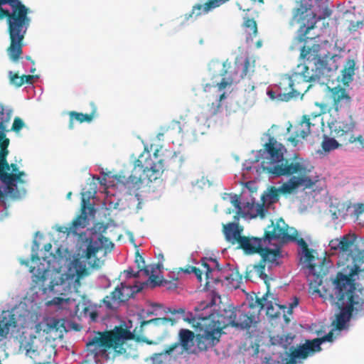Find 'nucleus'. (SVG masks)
Segmentation results:
<instances>
[{"instance_id": "f257e3e1", "label": "nucleus", "mask_w": 364, "mask_h": 364, "mask_svg": "<svg viewBox=\"0 0 364 364\" xmlns=\"http://www.w3.org/2000/svg\"><path fill=\"white\" fill-rule=\"evenodd\" d=\"M322 290L321 296L328 299L340 309L333 321L336 329H343L353 316H364V296L362 289L350 285L347 281L341 283L338 279L333 280L330 287H323Z\"/></svg>"}, {"instance_id": "f03ea898", "label": "nucleus", "mask_w": 364, "mask_h": 364, "mask_svg": "<svg viewBox=\"0 0 364 364\" xmlns=\"http://www.w3.org/2000/svg\"><path fill=\"white\" fill-rule=\"evenodd\" d=\"M220 65L222 69L218 75H213L212 83H206L203 87L206 92H211L212 89H217L219 92L215 97V102L208 104V110L210 116H214L218 112L221 101L226 97L224 90L254 72V65L250 64L249 58H246L244 61L237 60L232 65L228 60L223 63L215 62L212 64L214 68Z\"/></svg>"}, {"instance_id": "7ed1b4c3", "label": "nucleus", "mask_w": 364, "mask_h": 364, "mask_svg": "<svg viewBox=\"0 0 364 364\" xmlns=\"http://www.w3.org/2000/svg\"><path fill=\"white\" fill-rule=\"evenodd\" d=\"M163 172V166L153 161L149 152H145L134 161L130 176L127 178L119 175L117 180L129 190H138L142 183L159 179Z\"/></svg>"}, {"instance_id": "20e7f679", "label": "nucleus", "mask_w": 364, "mask_h": 364, "mask_svg": "<svg viewBox=\"0 0 364 364\" xmlns=\"http://www.w3.org/2000/svg\"><path fill=\"white\" fill-rule=\"evenodd\" d=\"M311 169L308 168L301 159L295 156L293 159H284L275 170L274 176H291L282 183V190L286 193H294L299 187L311 188L314 181L309 176Z\"/></svg>"}, {"instance_id": "39448f33", "label": "nucleus", "mask_w": 364, "mask_h": 364, "mask_svg": "<svg viewBox=\"0 0 364 364\" xmlns=\"http://www.w3.org/2000/svg\"><path fill=\"white\" fill-rule=\"evenodd\" d=\"M132 338L130 331L118 326L112 331L97 332V335L87 343V348L94 357L105 354L109 348H112L117 354L122 355L126 353L123 346L125 341Z\"/></svg>"}, {"instance_id": "423d86ee", "label": "nucleus", "mask_w": 364, "mask_h": 364, "mask_svg": "<svg viewBox=\"0 0 364 364\" xmlns=\"http://www.w3.org/2000/svg\"><path fill=\"white\" fill-rule=\"evenodd\" d=\"M312 9L313 4L310 0H299L292 9L291 21L300 24L297 36L299 42L314 39L315 37L309 36L310 31L316 27L318 21L329 17L332 14V11L327 6L323 9L321 15H317Z\"/></svg>"}, {"instance_id": "0eeeda50", "label": "nucleus", "mask_w": 364, "mask_h": 364, "mask_svg": "<svg viewBox=\"0 0 364 364\" xmlns=\"http://www.w3.org/2000/svg\"><path fill=\"white\" fill-rule=\"evenodd\" d=\"M314 77L312 75L304 76L299 73L283 75L279 82L277 93L270 90L267 94L272 100L288 102L306 92L311 87V85H307V81L312 80Z\"/></svg>"}, {"instance_id": "6e6552de", "label": "nucleus", "mask_w": 364, "mask_h": 364, "mask_svg": "<svg viewBox=\"0 0 364 364\" xmlns=\"http://www.w3.org/2000/svg\"><path fill=\"white\" fill-rule=\"evenodd\" d=\"M308 40L304 42V45L301 47L300 50V59L304 63H312L314 66L310 69L309 65L306 64H300L297 65L296 70L294 73H299L304 76H313L315 77L314 80L307 81L309 82H315L319 81L324 75L326 70L325 63L321 59L320 54L321 46L318 43L308 44Z\"/></svg>"}, {"instance_id": "1a4fd4ad", "label": "nucleus", "mask_w": 364, "mask_h": 364, "mask_svg": "<svg viewBox=\"0 0 364 364\" xmlns=\"http://www.w3.org/2000/svg\"><path fill=\"white\" fill-rule=\"evenodd\" d=\"M28 9L19 0H0V19L8 18L9 31L13 27L22 28L29 26Z\"/></svg>"}, {"instance_id": "9d476101", "label": "nucleus", "mask_w": 364, "mask_h": 364, "mask_svg": "<svg viewBox=\"0 0 364 364\" xmlns=\"http://www.w3.org/2000/svg\"><path fill=\"white\" fill-rule=\"evenodd\" d=\"M201 265L205 271L206 284L226 282V285L229 287L237 288L239 286L240 280L242 279L239 273L230 269L221 272L216 259L203 258Z\"/></svg>"}, {"instance_id": "9b49d317", "label": "nucleus", "mask_w": 364, "mask_h": 364, "mask_svg": "<svg viewBox=\"0 0 364 364\" xmlns=\"http://www.w3.org/2000/svg\"><path fill=\"white\" fill-rule=\"evenodd\" d=\"M355 127V122L350 114L343 119H336L329 124L331 134L336 138L342 144L359 143V148H364V139L359 134L355 136L353 132Z\"/></svg>"}, {"instance_id": "f8f14e48", "label": "nucleus", "mask_w": 364, "mask_h": 364, "mask_svg": "<svg viewBox=\"0 0 364 364\" xmlns=\"http://www.w3.org/2000/svg\"><path fill=\"white\" fill-rule=\"evenodd\" d=\"M284 146L272 137L259 151L262 162L261 165L264 171L274 175L275 170L278 168L284 160L283 153Z\"/></svg>"}, {"instance_id": "ddd939ff", "label": "nucleus", "mask_w": 364, "mask_h": 364, "mask_svg": "<svg viewBox=\"0 0 364 364\" xmlns=\"http://www.w3.org/2000/svg\"><path fill=\"white\" fill-rule=\"evenodd\" d=\"M341 271L337 273L333 280H338L341 283L347 281L348 284L356 287L355 279L353 277L359 272H364V250L358 251L347 262L338 263Z\"/></svg>"}, {"instance_id": "4468645a", "label": "nucleus", "mask_w": 364, "mask_h": 364, "mask_svg": "<svg viewBox=\"0 0 364 364\" xmlns=\"http://www.w3.org/2000/svg\"><path fill=\"white\" fill-rule=\"evenodd\" d=\"M267 296V294H264L261 298L257 297L255 302H251L249 304V311H247L237 309L233 327L249 329L254 323H256V319L258 318L261 311L264 309L263 300L266 299Z\"/></svg>"}, {"instance_id": "2eb2a0df", "label": "nucleus", "mask_w": 364, "mask_h": 364, "mask_svg": "<svg viewBox=\"0 0 364 364\" xmlns=\"http://www.w3.org/2000/svg\"><path fill=\"white\" fill-rule=\"evenodd\" d=\"M200 331L196 335V345L200 350H206L219 342L221 336L220 327L215 326L210 318H203L200 324Z\"/></svg>"}, {"instance_id": "dca6fc26", "label": "nucleus", "mask_w": 364, "mask_h": 364, "mask_svg": "<svg viewBox=\"0 0 364 364\" xmlns=\"http://www.w3.org/2000/svg\"><path fill=\"white\" fill-rule=\"evenodd\" d=\"M223 233L228 242L232 245L238 244V247L242 249L245 254L251 252L250 250L252 251L250 246L254 242V239L257 237L242 236L241 233L243 229L235 223H229L223 225Z\"/></svg>"}, {"instance_id": "f3484780", "label": "nucleus", "mask_w": 364, "mask_h": 364, "mask_svg": "<svg viewBox=\"0 0 364 364\" xmlns=\"http://www.w3.org/2000/svg\"><path fill=\"white\" fill-rule=\"evenodd\" d=\"M357 236L355 233H348L344 235L340 238L333 239L329 242V247L331 250L338 251L343 259H339L338 264L341 262L348 261L356 250L355 240Z\"/></svg>"}, {"instance_id": "a211bd4d", "label": "nucleus", "mask_w": 364, "mask_h": 364, "mask_svg": "<svg viewBox=\"0 0 364 364\" xmlns=\"http://www.w3.org/2000/svg\"><path fill=\"white\" fill-rule=\"evenodd\" d=\"M179 341L175 342L171 345L167 346L163 352L156 353L153 355L151 364H166L161 360V357L165 355H170L174 350L179 346H182L183 350H188L193 346V341L195 338V334L193 331L188 329H181L178 333Z\"/></svg>"}, {"instance_id": "6ab92c4d", "label": "nucleus", "mask_w": 364, "mask_h": 364, "mask_svg": "<svg viewBox=\"0 0 364 364\" xmlns=\"http://www.w3.org/2000/svg\"><path fill=\"white\" fill-rule=\"evenodd\" d=\"M9 145V139H5L0 143V179L10 188V186H15L14 182L19 181L24 173L23 171L18 173H8L11 168V165L6 160Z\"/></svg>"}, {"instance_id": "aec40b11", "label": "nucleus", "mask_w": 364, "mask_h": 364, "mask_svg": "<svg viewBox=\"0 0 364 364\" xmlns=\"http://www.w3.org/2000/svg\"><path fill=\"white\" fill-rule=\"evenodd\" d=\"M270 244L268 241L264 240L260 237H256L254 239V242L250 246L252 249L251 252H247V255H253L257 253L260 255L262 261L263 263L266 262L273 264L280 256V252L279 250H271L267 246Z\"/></svg>"}, {"instance_id": "412c9836", "label": "nucleus", "mask_w": 364, "mask_h": 364, "mask_svg": "<svg viewBox=\"0 0 364 364\" xmlns=\"http://www.w3.org/2000/svg\"><path fill=\"white\" fill-rule=\"evenodd\" d=\"M133 292L131 287L122 284L121 287H117L109 295L106 296L102 302L108 309L113 310L117 309L122 302L127 301L132 296Z\"/></svg>"}, {"instance_id": "4be33fe9", "label": "nucleus", "mask_w": 364, "mask_h": 364, "mask_svg": "<svg viewBox=\"0 0 364 364\" xmlns=\"http://www.w3.org/2000/svg\"><path fill=\"white\" fill-rule=\"evenodd\" d=\"M13 27L9 32L11 43L8 48V54L13 61H16L22 54L23 40L28 27L18 28Z\"/></svg>"}, {"instance_id": "5701e85b", "label": "nucleus", "mask_w": 364, "mask_h": 364, "mask_svg": "<svg viewBox=\"0 0 364 364\" xmlns=\"http://www.w3.org/2000/svg\"><path fill=\"white\" fill-rule=\"evenodd\" d=\"M235 314H237V308L228 305L226 308L219 311L217 319L213 314L207 318H210V321L215 326L220 327V331H222L227 326L233 327L234 322H235Z\"/></svg>"}, {"instance_id": "b1692460", "label": "nucleus", "mask_w": 364, "mask_h": 364, "mask_svg": "<svg viewBox=\"0 0 364 364\" xmlns=\"http://www.w3.org/2000/svg\"><path fill=\"white\" fill-rule=\"evenodd\" d=\"M312 343L311 340H306L305 343L299 346L297 348L291 347L289 359L287 360L286 364H297L307 358L309 355L316 353L317 350H316Z\"/></svg>"}, {"instance_id": "393cba45", "label": "nucleus", "mask_w": 364, "mask_h": 364, "mask_svg": "<svg viewBox=\"0 0 364 364\" xmlns=\"http://www.w3.org/2000/svg\"><path fill=\"white\" fill-rule=\"evenodd\" d=\"M82 206L81 213L78 215L70 223L71 232L74 235H78L77 230L85 228L88 222V218L86 213V205L89 203L90 199L92 196L91 193L83 192L82 193Z\"/></svg>"}, {"instance_id": "a878e982", "label": "nucleus", "mask_w": 364, "mask_h": 364, "mask_svg": "<svg viewBox=\"0 0 364 364\" xmlns=\"http://www.w3.org/2000/svg\"><path fill=\"white\" fill-rule=\"evenodd\" d=\"M307 276L309 286L314 289V292L320 293L319 287L323 283V277L327 274V268L324 265V260L318 266H310Z\"/></svg>"}, {"instance_id": "bb28decb", "label": "nucleus", "mask_w": 364, "mask_h": 364, "mask_svg": "<svg viewBox=\"0 0 364 364\" xmlns=\"http://www.w3.org/2000/svg\"><path fill=\"white\" fill-rule=\"evenodd\" d=\"M333 99V106L336 112L344 109L348 110L351 105V97L347 93L345 88L340 86L331 90Z\"/></svg>"}, {"instance_id": "cd10ccee", "label": "nucleus", "mask_w": 364, "mask_h": 364, "mask_svg": "<svg viewBox=\"0 0 364 364\" xmlns=\"http://www.w3.org/2000/svg\"><path fill=\"white\" fill-rule=\"evenodd\" d=\"M269 228H272L271 230H265L264 235L261 239L271 242L273 240H283L287 239L296 240L295 237L289 236L288 235V229L285 226H280L279 223H277L276 225L272 222V225L269 226Z\"/></svg>"}, {"instance_id": "c85d7f7f", "label": "nucleus", "mask_w": 364, "mask_h": 364, "mask_svg": "<svg viewBox=\"0 0 364 364\" xmlns=\"http://www.w3.org/2000/svg\"><path fill=\"white\" fill-rule=\"evenodd\" d=\"M90 106L92 107V111L90 113L83 114L82 112H77L75 111H71L69 112V124L68 127L70 129H73L74 128V120L78 122L79 123L83 122H91L94 118L97 116V108L94 102L90 103Z\"/></svg>"}, {"instance_id": "c756f323", "label": "nucleus", "mask_w": 364, "mask_h": 364, "mask_svg": "<svg viewBox=\"0 0 364 364\" xmlns=\"http://www.w3.org/2000/svg\"><path fill=\"white\" fill-rule=\"evenodd\" d=\"M291 194L292 193H286L282 190V185L280 186L278 188L274 186H271L268 191V193L266 196H263L262 199L263 200V203L265 202L266 198L268 199L269 203H274L279 200V194ZM257 215L261 216L262 218L264 216V203L262 204H257L256 205Z\"/></svg>"}, {"instance_id": "7c9ffc66", "label": "nucleus", "mask_w": 364, "mask_h": 364, "mask_svg": "<svg viewBox=\"0 0 364 364\" xmlns=\"http://www.w3.org/2000/svg\"><path fill=\"white\" fill-rule=\"evenodd\" d=\"M87 246L84 252V257L87 260L88 263L92 264V267H99L100 260L95 259L96 255L101 249L100 244L97 241L92 239H87Z\"/></svg>"}, {"instance_id": "2f4dec72", "label": "nucleus", "mask_w": 364, "mask_h": 364, "mask_svg": "<svg viewBox=\"0 0 364 364\" xmlns=\"http://www.w3.org/2000/svg\"><path fill=\"white\" fill-rule=\"evenodd\" d=\"M159 151L157 150L154 154V161L163 166V171H164L166 168H169L176 163L178 156L176 151L166 149L162 152V158H159Z\"/></svg>"}, {"instance_id": "473e14b6", "label": "nucleus", "mask_w": 364, "mask_h": 364, "mask_svg": "<svg viewBox=\"0 0 364 364\" xmlns=\"http://www.w3.org/2000/svg\"><path fill=\"white\" fill-rule=\"evenodd\" d=\"M312 125L310 122L302 118V120L295 127L294 136H291L289 140L296 146L298 141L296 138L305 139L311 133Z\"/></svg>"}, {"instance_id": "72a5a7b5", "label": "nucleus", "mask_w": 364, "mask_h": 364, "mask_svg": "<svg viewBox=\"0 0 364 364\" xmlns=\"http://www.w3.org/2000/svg\"><path fill=\"white\" fill-rule=\"evenodd\" d=\"M181 132L182 127L180 122L172 121L168 125L161 127V132L157 134L156 136L159 140H161L165 134L171 136L175 134H180Z\"/></svg>"}, {"instance_id": "f704fd0d", "label": "nucleus", "mask_w": 364, "mask_h": 364, "mask_svg": "<svg viewBox=\"0 0 364 364\" xmlns=\"http://www.w3.org/2000/svg\"><path fill=\"white\" fill-rule=\"evenodd\" d=\"M11 110H8L5 112L4 105H0V143L5 139H9L6 137L5 131L7 124L11 120Z\"/></svg>"}, {"instance_id": "c9c22d12", "label": "nucleus", "mask_w": 364, "mask_h": 364, "mask_svg": "<svg viewBox=\"0 0 364 364\" xmlns=\"http://www.w3.org/2000/svg\"><path fill=\"white\" fill-rule=\"evenodd\" d=\"M345 21L347 28L350 31H355L363 26V19L361 16L356 18L355 13H345Z\"/></svg>"}, {"instance_id": "e433bc0d", "label": "nucleus", "mask_w": 364, "mask_h": 364, "mask_svg": "<svg viewBox=\"0 0 364 364\" xmlns=\"http://www.w3.org/2000/svg\"><path fill=\"white\" fill-rule=\"evenodd\" d=\"M265 294H267V296L265 297L266 299L263 300V303H264V308L266 307L267 316L272 318L279 317V316L280 314L279 309H285L286 306H283V305H279L277 304H275V305L278 307L277 309H275L272 301L268 300V298L269 296V291Z\"/></svg>"}, {"instance_id": "4c0bfd02", "label": "nucleus", "mask_w": 364, "mask_h": 364, "mask_svg": "<svg viewBox=\"0 0 364 364\" xmlns=\"http://www.w3.org/2000/svg\"><path fill=\"white\" fill-rule=\"evenodd\" d=\"M176 323V320L172 318H155L147 321H143L141 322V327L144 328L145 326L152 324L155 326H173Z\"/></svg>"}, {"instance_id": "58836bf2", "label": "nucleus", "mask_w": 364, "mask_h": 364, "mask_svg": "<svg viewBox=\"0 0 364 364\" xmlns=\"http://www.w3.org/2000/svg\"><path fill=\"white\" fill-rule=\"evenodd\" d=\"M212 10H213V8H207L206 2L204 4H196L192 7L191 11L186 14V18H197L202 14L209 13Z\"/></svg>"}, {"instance_id": "ea45409f", "label": "nucleus", "mask_w": 364, "mask_h": 364, "mask_svg": "<svg viewBox=\"0 0 364 364\" xmlns=\"http://www.w3.org/2000/svg\"><path fill=\"white\" fill-rule=\"evenodd\" d=\"M336 138H334L333 136L332 138L326 136L322 141V149L325 151H330L342 146L343 144L341 142H340L338 140H336Z\"/></svg>"}, {"instance_id": "a19ab883", "label": "nucleus", "mask_w": 364, "mask_h": 364, "mask_svg": "<svg viewBox=\"0 0 364 364\" xmlns=\"http://www.w3.org/2000/svg\"><path fill=\"white\" fill-rule=\"evenodd\" d=\"M333 340V332H329L328 334L325 335L324 336H323L321 338H314L311 341L313 343L312 344L314 346L316 350H317V352H319L321 350V345L322 343L326 342V341L332 342Z\"/></svg>"}, {"instance_id": "79ce46f5", "label": "nucleus", "mask_w": 364, "mask_h": 364, "mask_svg": "<svg viewBox=\"0 0 364 364\" xmlns=\"http://www.w3.org/2000/svg\"><path fill=\"white\" fill-rule=\"evenodd\" d=\"M313 252L314 250L309 248H308L306 250L301 251V260L308 264L309 269H310V266H318L317 264L313 263L315 259Z\"/></svg>"}, {"instance_id": "37998d69", "label": "nucleus", "mask_w": 364, "mask_h": 364, "mask_svg": "<svg viewBox=\"0 0 364 364\" xmlns=\"http://www.w3.org/2000/svg\"><path fill=\"white\" fill-rule=\"evenodd\" d=\"M321 114L322 112L321 111L313 112H310L309 114H304L302 117L308 122H310L312 127H315L316 125H318V123L312 122L311 120H317V122H321V121H322V118L321 117Z\"/></svg>"}, {"instance_id": "c03bdc74", "label": "nucleus", "mask_w": 364, "mask_h": 364, "mask_svg": "<svg viewBox=\"0 0 364 364\" xmlns=\"http://www.w3.org/2000/svg\"><path fill=\"white\" fill-rule=\"evenodd\" d=\"M254 269L256 274L258 275V277L264 281L265 284L267 285L268 287V276L264 273L265 264L263 263L262 261H259V262L257 264L254 265Z\"/></svg>"}, {"instance_id": "a18cd8bd", "label": "nucleus", "mask_w": 364, "mask_h": 364, "mask_svg": "<svg viewBox=\"0 0 364 364\" xmlns=\"http://www.w3.org/2000/svg\"><path fill=\"white\" fill-rule=\"evenodd\" d=\"M245 27L250 28V30L252 32L253 37H256L257 34V23L254 18H247L244 21Z\"/></svg>"}, {"instance_id": "49530a36", "label": "nucleus", "mask_w": 364, "mask_h": 364, "mask_svg": "<svg viewBox=\"0 0 364 364\" xmlns=\"http://www.w3.org/2000/svg\"><path fill=\"white\" fill-rule=\"evenodd\" d=\"M10 82L17 87H19L23 85V80H22V76H19L18 73H14L9 72Z\"/></svg>"}, {"instance_id": "de8ad7c7", "label": "nucleus", "mask_w": 364, "mask_h": 364, "mask_svg": "<svg viewBox=\"0 0 364 364\" xmlns=\"http://www.w3.org/2000/svg\"><path fill=\"white\" fill-rule=\"evenodd\" d=\"M135 262L137 264V267L139 268V271H144L146 274H149V269H147L146 267L145 266L144 258L139 254V252H136V254Z\"/></svg>"}, {"instance_id": "09e8293b", "label": "nucleus", "mask_w": 364, "mask_h": 364, "mask_svg": "<svg viewBox=\"0 0 364 364\" xmlns=\"http://www.w3.org/2000/svg\"><path fill=\"white\" fill-rule=\"evenodd\" d=\"M11 326L10 321L4 317L0 321V336L6 335L9 333V327Z\"/></svg>"}, {"instance_id": "8fccbe9b", "label": "nucleus", "mask_w": 364, "mask_h": 364, "mask_svg": "<svg viewBox=\"0 0 364 364\" xmlns=\"http://www.w3.org/2000/svg\"><path fill=\"white\" fill-rule=\"evenodd\" d=\"M183 272L188 274L193 273L196 276L199 282L202 281V272L200 269L197 268L196 267L188 266L185 269H183Z\"/></svg>"}, {"instance_id": "3c124183", "label": "nucleus", "mask_w": 364, "mask_h": 364, "mask_svg": "<svg viewBox=\"0 0 364 364\" xmlns=\"http://www.w3.org/2000/svg\"><path fill=\"white\" fill-rule=\"evenodd\" d=\"M25 124L23 121L18 117L14 118V123L11 127V130L15 132H18L23 127Z\"/></svg>"}, {"instance_id": "603ef678", "label": "nucleus", "mask_w": 364, "mask_h": 364, "mask_svg": "<svg viewBox=\"0 0 364 364\" xmlns=\"http://www.w3.org/2000/svg\"><path fill=\"white\" fill-rule=\"evenodd\" d=\"M343 79L346 81L352 80V77L354 75V65L350 66L348 68L343 70Z\"/></svg>"}, {"instance_id": "864d4df0", "label": "nucleus", "mask_w": 364, "mask_h": 364, "mask_svg": "<svg viewBox=\"0 0 364 364\" xmlns=\"http://www.w3.org/2000/svg\"><path fill=\"white\" fill-rule=\"evenodd\" d=\"M353 215L358 218L360 215L364 213V204L363 203H356L353 205Z\"/></svg>"}, {"instance_id": "5fc2aeb1", "label": "nucleus", "mask_w": 364, "mask_h": 364, "mask_svg": "<svg viewBox=\"0 0 364 364\" xmlns=\"http://www.w3.org/2000/svg\"><path fill=\"white\" fill-rule=\"evenodd\" d=\"M149 279L154 287L161 286L167 283L166 281H162L157 276L155 275L150 276Z\"/></svg>"}, {"instance_id": "6e6d98bb", "label": "nucleus", "mask_w": 364, "mask_h": 364, "mask_svg": "<svg viewBox=\"0 0 364 364\" xmlns=\"http://www.w3.org/2000/svg\"><path fill=\"white\" fill-rule=\"evenodd\" d=\"M231 203L237 210V213H240L242 208L240 206V200L238 196L235 195L231 199Z\"/></svg>"}, {"instance_id": "4d7b16f0", "label": "nucleus", "mask_w": 364, "mask_h": 364, "mask_svg": "<svg viewBox=\"0 0 364 364\" xmlns=\"http://www.w3.org/2000/svg\"><path fill=\"white\" fill-rule=\"evenodd\" d=\"M207 8H213V9L221 6L220 0H208L206 2Z\"/></svg>"}, {"instance_id": "13d9d810", "label": "nucleus", "mask_w": 364, "mask_h": 364, "mask_svg": "<svg viewBox=\"0 0 364 364\" xmlns=\"http://www.w3.org/2000/svg\"><path fill=\"white\" fill-rule=\"evenodd\" d=\"M215 297L216 296H213L211 298V300L208 303H201L200 304V308L201 309H205L208 307H211L215 304Z\"/></svg>"}, {"instance_id": "bf43d9fd", "label": "nucleus", "mask_w": 364, "mask_h": 364, "mask_svg": "<svg viewBox=\"0 0 364 364\" xmlns=\"http://www.w3.org/2000/svg\"><path fill=\"white\" fill-rule=\"evenodd\" d=\"M298 245L301 247V251L306 250L309 248V245L303 238L296 240Z\"/></svg>"}, {"instance_id": "052dcab7", "label": "nucleus", "mask_w": 364, "mask_h": 364, "mask_svg": "<svg viewBox=\"0 0 364 364\" xmlns=\"http://www.w3.org/2000/svg\"><path fill=\"white\" fill-rule=\"evenodd\" d=\"M299 304V299L297 297L294 298V301L289 304V306L287 311V313L289 314H291L293 311V309L296 306H297Z\"/></svg>"}, {"instance_id": "680f3d73", "label": "nucleus", "mask_w": 364, "mask_h": 364, "mask_svg": "<svg viewBox=\"0 0 364 364\" xmlns=\"http://www.w3.org/2000/svg\"><path fill=\"white\" fill-rule=\"evenodd\" d=\"M87 274V269H85V267H82L80 265V268L76 269V274L77 276V278H81L84 275Z\"/></svg>"}, {"instance_id": "e2e57ef3", "label": "nucleus", "mask_w": 364, "mask_h": 364, "mask_svg": "<svg viewBox=\"0 0 364 364\" xmlns=\"http://www.w3.org/2000/svg\"><path fill=\"white\" fill-rule=\"evenodd\" d=\"M22 76V80H23V84H32L33 80L34 78V75H23Z\"/></svg>"}, {"instance_id": "0e129e2a", "label": "nucleus", "mask_w": 364, "mask_h": 364, "mask_svg": "<svg viewBox=\"0 0 364 364\" xmlns=\"http://www.w3.org/2000/svg\"><path fill=\"white\" fill-rule=\"evenodd\" d=\"M58 231L60 232L66 233L67 235L72 234L70 225L68 227L60 226L58 228Z\"/></svg>"}, {"instance_id": "69168bd1", "label": "nucleus", "mask_w": 364, "mask_h": 364, "mask_svg": "<svg viewBox=\"0 0 364 364\" xmlns=\"http://www.w3.org/2000/svg\"><path fill=\"white\" fill-rule=\"evenodd\" d=\"M67 299H64L60 297H55L53 299V300L50 301L51 304L55 305H61L64 301H67Z\"/></svg>"}, {"instance_id": "338daca9", "label": "nucleus", "mask_w": 364, "mask_h": 364, "mask_svg": "<svg viewBox=\"0 0 364 364\" xmlns=\"http://www.w3.org/2000/svg\"><path fill=\"white\" fill-rule=\"evenodd\" d=\"M126 272H127V277H132L136 278L139 277V272L136 273H134L133 269H132L127 270Z\"/></svg>"}, {"instance_id": "774afa93", "label": "nucleus", "mask_w": 364, "mask_h": 364, "mask_svg": "<svg viewBox=\"0 0 364 364\" xmlns=\"http://www.w3.org/2000/svg\"><path fill=\"white\" fill-rule=\"evenodd\" d=\"M168 312H170L173 314H183L185 312V310L183 309H173V310H171V309H168Z\"/></svg>"}]
</instances>
